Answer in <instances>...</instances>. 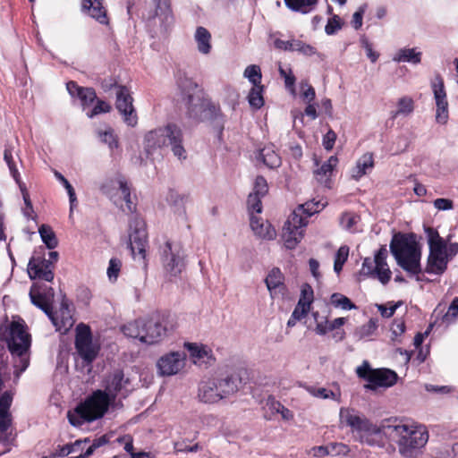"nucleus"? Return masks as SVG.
<instances>
[{
    "label": "nucleus",
    "mask_w": 458,
    "mask_h": 458,
    "mask_svg": "<svg viewBox=\"0 0 458 458\" xmlns=\"http://www.w3.org/2000/svg\"><path fill=\"white\" fill-rule=\"evenodd\" d=\"M340 418L359 435L360 442L380 447L394 442L398 445L400 454L405 457H412L428 440V433L424 426L397 419L384 420L380 426H377L350 408H342Z\"/></svg>",
    "instance_id": "1"
},
{
    "label": "nucleus",
    "mask_w": 458,
    "mask_h": 458,
    "mask_svg": "<svg viewBox=\"0 0 458 458\" xmlns=\"http://www.w3.org/2000/svg\"><path fill=\"white\" fill-rule=\"evenodd\" d=\"M390 250L400 266L410 276H416L417 281H422L420 265L421 250L413 233H394L390 242Z\"/></svg>",
    "instance_id": "2"
},
{
    "label": "nucleus",
    "mask_w": 458,
    "mask_h": 458,
    "mask_svg": "<svg viewBox=\"0 0 458 458\" xmlns=\"http://www.w3.org/2000/svg\"><path fill=\"white\" fill-rule=\"evenodd\" d=\"M182 100L186 106V114L189 118L199 120L202 113L209 120H218L220 134L224 129V114L220 106L209 99L203 98V92L198 84L187 80L182 89Z\"/></svg>",
    "instance_id": "3"
},
{
    "label": "nucleus",
    "mask_w": 458,
    "mask_h": 458,
    "mask_svg": "<svg viewBox=\"0 0 458 458\" xmlns=\"http://www.w3.org/2000/svg\"><path fill=\"white\" fill-rule=\"evenodd\" d=\"M183 135L181 128L175 123H167L148 131L144 136L143 146L148 157L157 151L170 145L175 157L186 158V151L182 145Z\"/></svg>",
    "instance_id": "4"
},
{
    "label": "nucleus",
    "mask_w": 458,
    "mask_h": 458,
    "mask_svg": "<svg viewBox=\"0 0 458 458\" xmlns=\"http://www.w3.org/2000/svg\"><path fill=\"white\" fill-rule=\"evenodd\" d=\"M110 398L106 392L97 390L80 402L74 409L67 411L69 423L73 427H81L85 422H92L101 419L108 410Z\"/></svg>",
    "instance_id": "5"
},
{
    "label": "nucleus",
    "mask_w": 458,
    "mask_h": 458,
    "mask_svg": "<svg viewBox=\"0 0 458 458\" xmlns=\"http://www.w3.org/2000/svg\"><path fill=\"white\" fill-rule=\"evenodd\" d=\"M177 327V319L169 311H157L145 319L144 343L153 344L161 342Z\"/></svg>",
    "instance_id": "6"
},
{
    "label": "nucleus",
    "mask_w": 458,
    "mask_h": 458,
    "mask_svg": "<svg viewBox=\"0 0 458 458\" xmlns=\"http://www.w3.org/2000/svg\"><path fill=\"white\" fill-rule=\"evenodd\" d=\"M13 401V393L5 391L0 395V444L4 446L0 455L11 451L16 445L17 433L13 426V418L10 411Z\"/></svg>",
    "instance_id": "7"
},
{
    "label": "nucleus",
    "mask_w": 458,
    "mask_h": 458,
    "mask_svg": "<svg viewBox=\"0 0 458 458\" xmlns=\"http://www.w3.org/2000/svg\"><path fill=\"white\" fill-rule=\"evenodd\" d=\"M357 376L369 382L367 389L375 390L377 387H390L396 384L398 376L389 369H372L369 361L364 360L362 365L356 369Z\"/></svg>",
    "instance_id": "8"
},
{
    "label": "nucleus",
    "mask_w": 458,
    "mask_h": 458,
    "mask_svg": "<svg viewBox=\"0 0 458 458\" xmlns=\"http://www.w3.org/2000/svg\"><path fill=\"white\" fill-rule=\"evenodd\" d=\"M185 254L179 243L166 241L161 249V262L170 276H178L185 268Z\"/></svg>",
    "instance_id": "9"
},
{
    "label": "nucleus",
    "mask_w": 458,
    "mask_h": 458,
    "mask_svg": "<svg viewBox=\"0 0 458 458\" xmlns=\"http://www.w3.org/2000/svg\"><path fill=\"white\" fill-rule=\"evenodd\" d=\"M75 349L80 357L87 363H91L98 356L99 347L93 344L89 326L80 323L76 327Z\"/></svg>",
    "instance_id": "10"
},
{
    "label": "nucleus",
    "mask_w": 458,
    "mask_h": 458,
    "mask_svg": "<svg viewBox=\"0 0 458 458\" xmlns=\"http://www.w3.org/2000/svg\"><path fill=\"white\" fill-rule=\"evenodd\" d=\"M115 95V108L122 115L123 123L130 127H135L138 124V114L129 88L124 85L118 86Z\"/></svg>",
    "instance_id": "11"
},
{
    "label": "nucleus",
    "mask_w": 458,
    "mask_h": 458,
    "mask_svg": "<svg viewBox=\"0 0 458 458\" xmlns=\"http://www.w3.org/2000/svg\"><path fill=\"white\" fill-rule=\"evenodd\" d=\"M155 10L148 14V25L156 26L158 21V29L155 33L165 34L174 24V18L171 9L170 0H153Z\"/></svg>",
    "instance_id": "12"
},
{
    "label": "nucleus",
    "mask_w": 458,
    "mask_h": 458,
    "mask_svg": "<svg viewBox=\"0 0 458 458\" xmlns=\"http://www.w3.org/2000/svg\"><path fill=\"white\" fill-rule=\"evenodd\" d=\"M307 225V218L297 211H293L284 223L283 227V238L284 245L289 250H293L303 237V228Z\"/></svg>",
    "instance_id": "13"
},
{
    "label": "nucleus",
    "mask_w": 458,
    "mask_h": 458,
    "mask_svg": "<svg viewBox=\"0 0 458 458\" xmlns=\"http://www.w3.org/2000/svg\"><path fill=\"white\" fill-rule=\"evenodd\" d=\"M31 344V336L26 331V326L23 320L13 321L10 324L9 338L7 346L12 354H21L23 352H29Z\"/></svg>",
    "instance_id": "14"
},
{
    "label": "nucleus",
    "mask_w": 458,
    "mask_h": 458,
    "mask_svg": "<svg viewBox=\"0 0 458 458\" xmlns=\"http://www.w3.org/2000/svg\"><path fill=\"white\" fill-rule=\"evenodd\" d=\"M116 189L121 191L123 199L126 204L127 211L130 213L136 212L137 204L132 199L131 185L123 176H118L115 179L109 180L103 183L100 188L101 191L110 199H113L115 196L114 191Z\"/></svg>",
    "instance_id": "15"
},
{
    "label": "nucleus",
    "mask_w": 458,
    "mask_h": 458,
    "mask_svg": "<svg viewBox=\"0 0 458 458\" xmlns=\"http://www.w3.org/2000/svg\"><path fill=\"white\" fill-rule=\"evenodd\" d=\"M130 228L131 230L130 233V248L133 255L136 253L140 256L142 260H146L148 246V233L144 221L140 219H135L133 223H131Z\"/></svg>",
    "instance_id": "16"
},
{
    "label": "nucleus",
    "mask_w": 458,
    "mask_h": 458,
    "mask_svg": "<svg viewBox=\"0 0 458 458\" xmlns=\"http://www.w3.org/2000/svg\"><path fill=\"white\" fill-rule=\"evenodd\" d=\"M186 354L183 352H171L157 360V369L163 376H173L185 365Z\"/></svg>",
    "instance_id": "17"
},
{
    "label": "nucleus",
    "mask_w": 458,
    "mask_h": 458,
    "mask_svg": "<svg viewBox=\"0 0 458 458\" xmlns=\"http://www.w3.org/2000/svg\"><path fill=\"white\" fill-rule=\"evenodd\" d=\"M28 273L30 279L38 278L52 282L54 279L52 261L41 256H33L28 264Z\"/></svg>",
    "instance_id": "18"
},
{
    "label": "nucleus",
    "mask_w": 458,
    "mask_h": 458,
    "mask_svg": "<svg viewBox=\"0 0 458 458\" xmlns=\"http://www.w3.org/2000/svg\"><path fill=\"white\" fill-rule=\"evenodd\" d=\"M81 11L101 25H110V17L105 0H81Z\"/></svg>",
    "instance_id": "19"
},
{
    "label": "nucleus",
    "mask_w": 458,
    "mask_h": 458,
    "mask_svg": "<svg viewBox=\"0 0 458 458\" xmlns=\"http://www.w3.org/2000/svg\"><path fill=\"white\" fill-rule=\"evenodd\" d=\"M222 399H226L239 391L242 379L237 374L223 373L212 377Z\"/></svg>",
    "instance_id": "20"
},
{
    "label": "nucleus",
    "mask_w": 458,
    "mask_h": 458,
    "mask_svg": "<svg viewBox=\"0 0 458 458\" xmlns=\"http://www.w3.org/2000/svg\"><path fill=\"white\" fill-rule=\"evenodd\" d=\"M49 319L55 327L56 331L64 334L67 333L74 324L72 311L65 301L61 302L60 309L57 312L53 311L52 317H50Z\"/></svg>",
    "instance_id": "21"
},
{
    "label": "nucleus",
    "mask_w": 458,
    "mask_h": 458,
    "mask_svg": "<svg viewBox=\"0 0 458 458\" xmlns=\"http://www.w3.org/2000/svg\"><path fill=\"white\" fill-rule=\"evenodd\" d=\"M66 89L72 98H78L85 109L90 106L97 100L96 90L91 87H81L76 81H70L66 84Z\"/></svg>",
    "instance_id": "22"
},
{
    "label": "nucleus",
    "mask_w": 458,
    "mask_h": 458,
    "mask_svg": "<svg viewBox=\"0 0 458 458\" xmlns=\"http://www.w3.org/2000/svg\"><path fill=\"white\" fill-rule=\"evenodd\" d=\"M198 397L200 402L205 403H216L223 400L212 378L199 383Z\"/></svg>",
    "instance_id": "23"
},
{
    "label": "nucleus",
    "mask_w": 458,
    "mask_h": 458,
    "mask_svg": "<svg viewBox=\"0 0 458 458\" xmlns=\"http://www.w3.org/2000/svg\"><path fill=\"white\" fill-rule=\"evenodd\" d=\"M265 283L272 296L276 294L277 292L284 294L286 291L284 276L278 267H273L269 271Z\"/></svg>",
    "instance_id": "24"
},
{
    "label": "nucleus",
    "mask_w": 458,
    "mask_h": 458,
    "mask_svg": "<svg viewBox=\"0 0 458 458\" xmlns=\"http://www.w3.org/2000/svg\"><path fill=\"white\" fill-rule=\"evenodd\" d=\"M447 254L429 253L424 272L427 274L443 275L447 269Z\"/></svg>",
    "instance_id": "25"
},
{
    "label": "nucleus",
    "mask_w": 458,
    "mask_h": 458,
    "mask_svg": "<svg viewBox=\"0 0 458 458\" xmlns=\"http://www.w3.org/2000/svg\"><path fill=\"white\" fill-rule=\"evenodd\" d=\"M338 164V158L331 156L322 165L318 168L314 174L316 180L322 185L330 188V177L334 169Z\"/></svg>",
    "instance_id": "26"
},
{
    "label": "nucleus",
    "mask_w": 458,
    "mask_h": 458,
    "mask_svg": "<svg viewBox=\"0 0 458 458\" xmlns=\"http://www.w3.org/2000/svg\"><path fill=\"white\" fill-rule=\"evenodd\" d=\"M425 233L428 237V242L429 246V253L437 254H447L446 253V242L439 235L437 229L433 227L425 228Z\"/></svg>",
    "instance_id": "27"
},
{
    "label": "nucleus",
    "mask_w": 458,
    "mask_h": 458,
    "mask_svg": "<svg viewBox=\"0 0 458 458\" xmlns=\"http://www.w3.org/2000/svg\"><path fill=\"white\" fill-rule=\"evenodd\" d=\"M122 332L127 337L140 339L144 343L143 336L145 335V319L139 318L128 322L122 327Z\"/></svg>",
    "instance_id": "28"
},
{
    "label": "nucleus",
    "mask_w": 458,
    "mask_h": 458,
    "mask_svg": "<svg viewBox=\"0 0 458 458\" xmlns=\"http://www.w3.org/2000/svg\"><path fill=\"white\" fill-rule=\"evenodd\" d=\"M124 381V375L122 370L114 371L106 380V392L108 398L111 396L115 398L117 394L122 390Z\"/></svg>",
    "instance_id": "29"
},
{
    "label": "nucleus",
    "mask_w": 458,
    "mask_h": 458,
    "mask_svg": "<svg viewBox=\"0 0 458 458\" xmlns=\"http://www.w3.org/2000/svg\"><path fill=\"white\" fill-rule=\"evenodd\" d=\"M431 88L434 94L437 108L448 106L444 80L441 75L437 74L436 76L435 81L431 84Z\"/></svg>",
    "instance_id": "30"
},
{
    "label": "nucleus",
    "mask_w": 458,
    "mask_h": 458,
    "mask_svg": "<svg viewBox=\"0 0 458 458\" xmlns=\"http://www.w3.org/2000/svg\"><path fill=\"white\" fill-rule=\"evenodd\" d=\"M374 167V157L372 153H365L357 161L355 167L352 169V178L359 180L367 174L368 169Z\"/></svg>",
    "instance_id": "31"
},
{
    "label": "nucleus",
    "mask_w": 458,
    "mask_h": 458,
    "mask_svg": "<svg viewBox=\"0 0 458 458\" xmlns=\"http://www.w3.org/2000/svg\"><path fill=\"white\" fill-rule=\"evenodd\" d=\"M166 200L175 213L185 214V205L190 201L188 194H180L174 190H170Z\"/></svg>",
    "instance_id": "32"
},
{
    "label": "nucleus",
    "mask_w": 458,
    "mask_h": 458,
    "mask_svg": "<svg viewBox=\"0 0 458 458\" xmlns=\"http://www.w3.org/2000/svg\"><path fill=\"white\" fill-rule=\"evenodd\" d=\"M195 40L197 42L198 50L207 55L211 50V34L210 32L204 27H198L195 32Z\"/></svg>",
    "instance_id": "33"
},
{
    "label": "nucleus",
    "mask_w": 458,
    "mask_h": 458,
    "mask_svg": "<svg viewBox=\"0 0 458 458\" xmlns=\"http://www.w3.org/2000/svg\"><path fill=\"white\" fill-rule=\"evenodd\" d=\"M30 297L31 302L45 312L50 318L53 313V307L47 296L39 292L35 293L33 288L30 289Z\"/></svg>",
    "instance_id": "34"
},
{
    "label": "nucleus",
    "mask_w": 458,
    "mask_h": 458,
    "mask_svg": "<svg viewBox=\"0 0 458 458\" xmlns=\"http://www.w3.org/2000/svg\"><path fill=\"white\" fill-rule=\"evenodd\" d=\"M318 0H284L285 5L292 11L308 13L317 5Z\"/></svg>",
    "instance_id": "35"
},
{
    "label": "nucleus",
    "mask_w": 458,
    "mask_h": 458,
    "mask_svg": "<svg viewBox=\"0 0 458 458\" xmlns=\"http://www.w3.org/2000/svg\"><path fill=\"white\" fill-rule=\"evenodd\" d=\"M414 110V101L410 97H403L397 102V109L391 113L393 119L397 118L399 115H409Z\"/></svg>",
    "instance_id": "36"
},
{
    "label": "nucleus",
    "mask_w": 458,
    "mask_h": 458,
    "mask_svg": "<svg viewBox=\"0 0 458 458\" xmlns=\"http://www.w3.org/2000/svg\"><path fill=\"white\" fill-rule=\"evenodd\" d=\"M263 163L269 168H276L281 165V158L271 148H264L260 151Z\"/></svg>",
    "instance_id": "37"
},
{
    "label": "nucleus",
    "mask_w": 458,
    "mask_h": 458,
    "mask_svg": "<svg viewBox=\"0 0 458 458\" xmlns=\"http://www.w3.org/2000/svg\"><path fill=\"white\" fill-rule=\"evenodd\" d=\"M263 86L261 84L253 86L250 90L248 95V101L250 106L255 109H259L264 106V98H263Z\"/></svg>",
    "instance_id": "38"
},
{
    "label": "nucleus",
    "mask_w": 458,
    "mask_h": 458,
    "mask_svg": "<svg viewBox=\"0 0 458 458\" xmlns=\"http://www.w3.org/2000/svg\"><path fill=\"white\" fill-rule=\"evenodd\" d=\"M38 232H39V234L41 236L43 242L46 244V246L48 249L53 250L57 246V244H58L57 239L55 237L54 231L52 230V228L50 226L42 225L38 229Z\"/></svg>",
    "instance_id": "39"
},
{
    "label": "nucleus",
    "mask_w": 458,
    "mask_h": 458,
    "mask_svg": "<svg viewBox=\"0 0 458 458\" xmlns=\"http://www.w3.org/2000/svg\"><path fill=\"white\" fill-rule=\"evenodd\" d=\"M98 135L101 141L107 144L111 149L119 147L118 137L112 127L108 126L105 131H98Z\"/></svg>",
    "instance_id": "40"
},
{
    "label": "nucleus",
    "mask_w": 458,
    "mask_h": 458,
    "mask_svg": "<svg viewBox=\"0 0 458 458\" xmlns=\"http://www.w3.org/2000/svg\"><path fill=\"white\" fill-rule=\"evenodd\" d=\"M250 226L262 238L272 239L274 237L275 231H270L268 227L264 228V225L254 215H250Z\"/></svg>",
    "instance_id": "41"
},
{
    "label": "nucleus",
    "mask_w": 458,
    "mask_h": 458,
    "mask_svg": "<svg viewBox=\"0 0 458 458\" xmlns=\"http://www.w3.org/2000/svg\"><path fill=\"white\" fill-rule=\"evenodd\" d=\"M330 301L335 307H340L345 310L356 309V305L348 297L342 293H333L331 295Z\"/></svg>",
    "instance_id": "42"
},
{
    "label": "nucleus",
    "mask_w": 458,
    "mask_h": 458,
    "mask_svg": "<svg viewBox=\"0 0 458 458\" xmlns=\"http://www.w3.org/2000/svg\"><path fill=\"white\" fill-rule=\"evenodd\" d=\"M399 62H410L419 64L421 60V53L416 52L414 48L401 49L396 59Z\"/></svg>",
    "instance_id": "43"
},
{
    "label": "nucleus",
    "mask_w": 458,
    "mask_h": 458,
    "mask_svg": "<svg viewBox=\"0 0 458 458\" xmlns=\"http://www.w3.org/2000/svg\"><path fill=\"white\" fill-rule=\"evenodd\" d=\"M313 300H314V292H313L312 287L308 284H303L301 286V296L298 301L299 306H303L308 309H310Z\"/></svg>",
    "instance_id": "44"
},
{
    "label": "nucleus",
    "mask_w": 458,
    "mask_h": 458,
    "mask_svg": "<svg viewBox=\"0 0 458 458\" xmlns=\"http://www.w3.org/2000/svg\"><path fill=\"white\" fill-rule=\"evenodd\" d=\"M326 204L322 203L320 200L315 201L310 200L307 201L304 204L301 205L298 208L301 213L306 214L308 216L314 215L315 213L319 212L325 208Z\"/></svg>",
    "instance_id": "45"
},
{
    "label": "nucleus",
    "mask_w": 458,
    "mask_h": 458,
    "mask_svg": "<svg viewBox=\"0 0 458 458\" xmlns=\"http://www.w3.org/2000/svg\"><path fill=\"white\" fill-rule=\"evenodd\" d=\"M55 176L66 189L67 193L69 195V199H70V210H71V212H72L74 203L77 200L75 191H74L73 187L72 186V184L68 182V180L61 173L55 171Z\"/></svg>",
    "instance_id": "46"
},
{
    "label": "nucleus",
    "mask_w": 458,
    "mask_h": 458,
    "mask_svg": "<svg viewBox=\"0 0 458 458\" xmlns=\"http://www.w3.org/2000/svg\"><path fill=\"white\" fill-rule=\"evenodd\" d=\"M244 76L249 79L253 86L261 84L262 74L260 68L258 65L251 64L247 66L244 71Z\"/></svg>",
    "instance_id": "47"
},
{
    "label": "nucleus",
    "mask_w": 458,
    "mask_h": 458,
    "mask_svg": "<svg viewBox=\"0 0 458 458\" xmlns=\"http://www.w3.org/2000/svg\"><path fill=\"white\" fill-rule=\"evenodd\" d=\"M263 196H259L253 193H250L247 199L248 210L250 215L254 213L259 214L262 211L261 199Z\"/></svg>",
    "instance_id": "48"
},
{
    "label": "nucleus",
    "mask_w": 458,
    "mask_h": 458,
    "mask_svg": "<svg viewBox=\"0 0 458 458\" xmlns=\"http://www.w3.org/2000/svg\"><path fill=\"white\" fill-rule=\"evenodd\" d=\"M95 102L96 105L87 114L89 118H93L94 116L103 113H109L112 110L111 105L105 100L97 98Z\"/></svg>",
    "instance_id": "49"
},
{
    "label": "nucleus",
    "mask_w": 458,
    "mask_h": 458,
    "mask_svg": "<svg viewBox=\"0 0 458 458\" xmlns=\"http://www.w3.org/2000/svg\"><path fill=\"white\" fill-rule=\"evenodd\" d=\"M122 267V261L119 259L112 258L107 267V276L110 281L115 282L119 276Z\"/></svg>",
    "instance_id": "50"
},
{
    "label": "nucleus",
    "mask_w": 458,
    "mask_h": 458,
    "mask_svg": "<svg viewBox=\"0 0 458 458\" xmlns=\"http://www.w3.org/2000/svg\"><path fill=\"white\" fill-rule=\"evenodd\" d=\"M268 191V185L264 176L259 175L254 182L253 191L251 193L259 196H266Z\"/></svg>",
    "instance_id": "51"
},
{
    "label": "nucleus",
    "mask_w": 458,
    "mask_h": 458,
    "mask_svg": "<svg viewBox=\"0 0 458 458\" xmlns=\"http://www.w3.org/2000/svg\"><path fill=\"white\" fill-rule=\"evenodd\" d=\"M279 74L282 78L284 79V85H285V88L293 91L294 90V86H295V81H296V78L295 76L293 75V72H292V69L289 68V69H284L283 67H279Z\"/></svg>",
    "instance_id": "52"
},
{
    "label": "nucleus",
    "mask_w": 458,
    "mask_h": 458,
    "mask_svg": "<svg viewBox=\"0 0 458 458\" xmlns=\"http://www.w3.org/2000/svg\"><path fill=\"white\" fill-rule=\"evenodd\" d=\"M376 271V266L374 261L370 258H365L361 268L360 270V276L366 278L369 276H374Z\"/></svg>",
    "instance_id": "53"
},
{
    "label": "nucleus",
    "mask_w": 458,
    "mask_h": 458,
    "mask_svg": "<svg viewBox=\"0 0 458 458\" xmlns=\"http://www.w3.org/2000/svg\"><path fill=\"white\" fill-rule=\"evenodd\" d=\"M28 352H23L21 354H13V356L18 357V360L16 361L15 368L17 369L16 376L19 377L21 373L25 371L30 365V358L27 355Z\"/></svg>",
    "instance_id": "54"
},
{
    "label": "nucleus",
    "mask_w": 458,
    "mask_h": 458,
    "mask_svg": "<svg viewBox=\"0 0 458 458\" xmlns=\"http://www.w3.org/2000/svg\"><path fill=\"white\" fill-rule=\"evenodd\" d=\"M458 318V297H454L443 318L445 322H453Z\"/></svg>",
    "instance_id": "55"
},
{
    "label": "nucleus",
    "mask_w": 458,
    "mask_h": 458,
    "mask_svg": "<svg viewBox=\"0 0 458 458\" xmlns=\"http://www.w3.org/2000/svg\"><path fill=\"white\" fill-rule=\"evenodd\" d=\"M293 51H298L305 55H313L316 54V48L301 40L293 39Z\"/></svg>",
    "instance_id": "56"
},
{
    "label": "nucleus",
    "mask_w": 458,
    "mask_h": 458,
    "mask_svg": "<svg viewBox=\"0 0 458 458\" xmlns=\"http://www.w3.org/2000/svg\"><path fill=\"white\" fill-rule=\"evenodd\" d=\"M342 28L341 20L337 15H335L331 19L328 20L326 27L325 31L327 35H333L337 30H339Z\"/></svg>",
    "instance_id": "57"
},
{
    "label": "nucleus",
    "mask_w": 458,
    "mask_h": 458,
    "mask_svg": "<svg viewBox=\"0 0 458 458\" xmlns=\"http://www.w3.org/2000/svg\"><path fill=\"white\" fill-rule=\"evenodd\" d=\"M392 272L388 267H376L375 276L383 284H386L391 279Z\"/></svg>",
    "instance_id": "58"
},
{
    "label": "nucleus",
    "mask_w": 458,
    "mask_h": 458,
    "mask_svg": "<svg viewBox=\"0 0 458 458\" xmlns=\"http://www.w3.org/2000/svg\"><path fill=\"white\" fill-rule=\"evenodd\" d=\"M387 250L385 246H382L375 254L374 263L376 267H387L386 263Z\"/></svg>",
    "instance_id": "59"
},
{
    "label": "nucleus",
    "mask_w": 458,
    "mask_h": 458,
    "mask_svg": "<svg viewBox=\"0 0 458 458\" xmlns=\"http://www.w3.org/2000/svg\"><path fill=\"white\" fill-rule=\"evenodd\" d=\"M336 138V133L332 129H329L323 136L322 144L325 149L331 150L334 148Z\"/></svg>",
    "instance_id": "60"
},
{
    "label": "nucleus",
    "mask_w": 458,
    "mask_h": 458,
    "mask_svg": "<svg viewBox=\"0 0 458 458\" xmlns=\"http://www.w3.org/2000/svg\"><path fill=\"white\" fill-rule=\"evenodd\" d=\"M405 328L406 327L403 320L394 319L391 327L392 339L395 340L396 337L401 336L405 332Z\"/></svg>",
    "instance_id": "61"
},
{
    "label": "nucleus",
    "mask_w": 458,
    "mask_h": 458,
    "mask_svg": "<svg viewBox=\"0 0 458 458\" xmlns=\"http://www.w3.org/2000/svg\"><path fill=\"white\" fill-rule=\"evenodd\" d=\"M402 304V302H397L395 304L391 305L390 307H386V305H378V310L380 312V315L383 318H389L394 316V312L396 311L397 308Z\"/></svg>",
    "instance_id": "62"
},
{
    "label": "nucleus",
    "mask_w": 458,
    "mask_h": 458,
    "mask_svg": "<svg viewBox=\"0 0 458 458\" xmlns=\"http://www.w3.org/2000/svg\"><path fill=\"white\" fill-rule=\"evenodd\" d=\"M434 207L438 210H450L454 208V202L449 199L439 198L434 200Z\"/></svg>",
    "instance_id": "63"
},
{
    "label": "nucleus",
    "mask_w": 458,
    "mask_h": 458,
    "mask_svg": "<svg viewBox=\"0 0 458 458\" xmlns=\"http://www.w3.org/2000/svg\"><path fill=\"white\" fill-rule=\"evenodd\" d=\"M349 256V247L346 245L341 246L335 253V262L344 264L346 262Z\"/></svg>",
    "instance_id": "64"
}]
</instances>
